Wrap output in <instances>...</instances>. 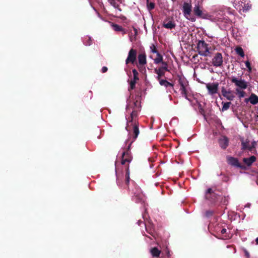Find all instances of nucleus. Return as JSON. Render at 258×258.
Here are the masks:
<instances>
[{
	"label": "nucleus",
	"instance_id": "1",
	"mask_svg": "<svg viewBox=\"0 0 258 258\" xmlns=\"http://www.w3.org/2000/svg\"><path fill=\"white\" fill-rule=\"evenodd\" d=\"M130 130L127 131L130 138H132V141L130 143L132 144L138 138L140 133L139 123V122H134V123H130Z\"/></svg>",
	"mask_w": 258,
	"mask_h": 258
},
{
	"label": "nucleus",
	"instance_id": "2",
	"mask_svg": "<svg viewBox=\"0 0 258 258\" xmlns=\"http://www.w3.org/2000/svg\"><path fill=\"white\" fill-rule=\"evenodd\" d=\"M197 49L198 53L202 56H207L210 53L208 44L204 40H199Z\"/></svg>",
	"mask_w": 258,
	"mask_h": 258
},
{
	"label": "nucleus",
	"instance_id": "3",
	"mask_svg": "<svg viewBox=\"0 0 258 258\" xmlns=\"http://www.w3.org/2000/svg\"><path fill=\"white\" fill-rule=\"evenodd\" d=\"M131 145V143H130L126 150L124 151L122 154L121 161V164L122 165H124L126 162L129 163L132 160L133 157L132 156L131 152L130 151Z\"/></svg>",
	"mask_w": 258,
	"mask_h": 258
},
{
	"label": "nucleus",
	"instance_id": "4",
	"mask_svg": "<svg viewBox=\"0 0 258 258\" xmlns=\"http://www.w3.org/2000/svg\"><path fill=\"white\" fill-rule=\"evenodd\" d=\"M178 83L180 86V91H181V95L186 99L188 100L187 97V91L186 89V86L188 85V82L184 78L179 77Z\"/></svg>",
	"mask_w": 258,
	"mask_h": 258
},
{
	"label": "nucleus",
	"instance_id": "5",
	"mask_svg": "<svg viewBox=\"0 0 258 258\" xmlns=\"http://www.w3.org/2000/svg\"><path fill=\"white\" fill-rule=\"evenodd\" d=\"M230 81L232 83L235 84V85L237 87L236 88H239V89H245L248 86V83L244 79H238L235 77H232L230 78Z\"/></svg>",
	"mask_w": 258,
	"mask_h": 258
},
{
	"label": "nucleus",
	"instance_id": "6",
	"mask_svg": "<svg viewBox=\"0 0 258 258\" xmlns=\"http://www.w3.org/2000/svg\"><path fill=\"white\" fill-rule=\"evenodd\" d=\"M192 6L191 3L184 2L182 7V12L184 16L188 20H191L192 22L195 21L196 19L194 18H189L191 13Z\"/></svg>",
	"mask_w": 258,
	"mask_h": 258
},
{
	"label": "nucleus",
	"instance_id": "7",
	"mask_svg": "<svg viewBox=\"0 0 258 258\" xmlns=\"http://www.w3.org/2000/svg\"><path fill=\"white\" fill-rule=\"evenodd\" d=\"M137 56V51L136 49L131 48L128 53L127 57L125 60V64H134L136 61Z\"/></svg>",
	"mask_w": 258,
	"mask_h": 258
},
{
	"label": "nucleus",
	"instance_id": "8",
	"mask_svg": "<svg viewBox=\"0 0 258 258\" xmlns=\"http://www.w3.org/2000/svg\"><path fill=\"white\" fill-rule=\"evenodd\" d=\"M141 102L138 100H130L127 103L126 106V110L127 112H130L133 110H140Z\"/></svg>",
	"mask_w": 258,
	"mask_h": 258
},
{
	"label": "nucleus",
	"instance_id": "9",
	"mask_svg": "<svg viewBox=\"0 0 258 258\" xmlns=\"http://www.w3.org/2000/svg\"><path fill=\"white\" fill-rule=\"evenodd\" d=\"M140 110H133L130 111L131 112L130 116L128 118V119L126 118V119L127 120V123H126V125L125 126V130L126 131L130 130V123H134V122H138L136 118L138 116V112Z\"/></svg>",
	"mask_w": 258,
	"mask_h": 258
},
{
	"label": "nucleus",
	"instance_id": "10",
	"mask_svg": "<svg viewBox=\"0 0 258 258\" xmlns=\"http://www.w3.org/2000/svg\"><path fill=\"white\" fill-rule=\"evenodd\" d=\"M223 56L221 53L217 52L215 53L212 59V63L215 67H221L223 64Z\"/></svg>",
	"mask_w": 258,
	"mask_h": 258
},
{
	"label": "nucleus",
	"instance_id": "11",
	"mask_svg": "<svg viewBox=\"0 0 258 258\" xmlns=\"http://www.w3.org/2000/svg\"><path fill=\"white\" fill-rule=\"evenodd\" d=\"M226 158L227 162L228 164L234 167H238L242 169H245V167L244 166L240 164L237 158L229 156H227Z\"/></svg>",
	"mask_w": 258,
	"mask_h": 258
},
{
	"label": "nucleus",
	"instance_id": "12",
	"mask_svg": "<svg viewBox=\"0 0 258 258\" xmlns=\"http://www.w3.org/2000/svg\"><path fill=\"white\" fill-rule=\"evenodd\" d=\"M205 198L207 200L210 201L211 202H215L218 199L217 195L213 191L212 188H209L207 189Z\"/></svg>",
	"mask_w": 258,
	"mask_h": 258
},
{
	"label": "nucleus",
	"instance_id": "13",
	"mask_svg": "<svg viewBox=\"0 0 258 258\" xmlns=\"http://www.w3.org/2000/svg\"><path fill=\"white\" fill-rule=\"evenodd\" d=\"M219 84L218 83H208L206 84V88L209 93L211 95L216 94L218 90Z\"/></svg>",
	"mask_w": 258,
	"mask_h": 258
},
{
	"label": "nucleus",
	"instance_id": "14",
	"mask_svg": "<svg viewBox=\"0 0 258 258\" xmlns=\"http://www.w3.org/2000/svg\"><path fill=\"white\" fill-rule=\"evenodd\" d=\"M139 61L138 68L140 69L141 66H144L147 63L146 54L145 52L140 53L138 56Z\"/></svg>",
	"mask_w": 258,
	"mask_h": 258
},
{
	"label": "nucleus",
	"instance_id": "15",
	"mask_svg": "<svg viewBox=\"0 0 258 258\" xmlns=\"http://www.w3.org/2000/svg\"><path fill=\"white\" fill-rule=\"evenodd\" d=\"M221 93L222 95L228 100H233L235 96L231 93V91H227L224 87L222 88Z\"/></svg>",
	"mask_w": 258,
	"mask_h": 258
},
{
	"label": "nucleus",
	"instance_id": "16",
	"mask_svg": "<svg viewBox=\"0 0 258 258\" xmlns=\"http://www.w3.org/2000/svg\"><path fill=\"white\" fill-rule=\"evenodd\" d=\"M219 144L222 149H225L229 145L228 138L226 136H223L219 139Z\"/></svg>",
	"mask_w": 258,
	"mask_h": 258
},
{
	"label": "nucleus",
	"instance_id": "17",
	"mask_svg": "<svg viewBox=\"0 0 258 258\" xmlns=\"http://www.w3.org/2000/svg\"><path fill=\"white\" fill-rule=\"evenodd\" d=\"M256 160V158L254 156H251L249 158H243V162L247 166L250 167L254 162H255Z\"/></svg>",
	"mask_w": 258,
	"mask_h": 258
},
{
	"label": "nucleus",
	"instance_id": "18",
	"mask_svg": "<svg viewBox=\"0 0 258 258\" xmlns=\"http://www.w3.org/2000/svg\"><path fill=\"white\" fill-rule=\"evenodd\" d=\"M194 14L199 18H204L205 17L203 16V11L200 9V6L198 4L195 5L194 10H193Z\"/></svg>",
	"mask_w": 258,
	"mask_h": 258
},
{
	"label": "nucleus",
	"instance_id": "19",
	"mask_svg": "<svg viewBox=\"0 0 258 258\" xmlns=\"http://www.w3.org/2000/svg\"><path fill=\"white\" fill-rule=\"evenodd\" d=\"M109 4L114 8L117 9L119 11H121L120 8L119 4L122 3V0H108Z\"/></svg>",
	"mask_w": 258,
	"mask_h": 258
},
{
	"label": "nucleus",
	"instance_id": "20",
	"mask_svg": "<svg viewBox=\"0 0 258 258\" xmlns=\"http://www.w3.org/2000/svg\"><path fill=\"white\" fill-rule=\"evenodd\" d=\"M247 100H249L251 104L253 105H255L258 103V96H257L255 94L252 93L248 99H245V101L247 102Z\"/></svg>",
	"mask_w": 258,
	"mask_h": 258
},
{
	"label": "nucleus",
	"instance_id": "21",
	"mask_svg": "<svg viewBox=\"0 0 258 258\" xmlns=\"http://www.w3.org/2000/svg\"><path fill=\"white\" fill-rule=\"evenodd\" d=\"M125 184L126 185V187L129 189L128 185L130 180V169H129V164H128L126 166L125 169Z\"/></svg>",
	"mask_w": 258,
	"mask_h": 258
},
{
	"label": "nucleus",
	"instance_id": "22",
	"mask_svg": "<svg viewBox=\"0 0 258 258\" xmlns=\"http://www.w3.org/2000/svg\"><path fill=\"white\" fill-rule=\"evenodd\" d=\"M150 252L153 257H158L161 253V251L157 247H154L150 249Z\"/></svg>",
	"mask_w": 258,
	"mask_h": 258
},
{
	"label": "nucleus",
	"instance_id": "23",
	"mask_svg": "<svg viewBox=\"0 0 258 258\" xmlns=\"http://www.w3.org/2000/svg\"><path fill=\"white\" fill-rule=\"evenodd\" d=\"M116 174L117 184L119 186H121L122 184V179L123 177V174L122 172H121L120 173H117L116 172Z\"/></svg>",
	"mask_w": 258,
	"mask_h": 258
},
{
	"label": "nucleus",
	"instance_id": "24",
	"mask_svg": "<svg viewBox=\"0 0 258 258\" xmlns=\"http://www.w3.org/2000/svg\"><path fill=\"white\" fill-rule=\"evenodd\" d=\"M165 71L160 68H158V69H156L155 70V73L158 75L157 79L158 81L161 80V78L165 75Z\"/></svg>",
	"mask_w": 258,
	"mask_h": 258
},
{
	"label": "nucleus",
	"instance_id": "25",
	"mask_svg": "<svg viewBox=\"0 0 258 258\" xmlns=\"http://www.w3.org/2000/svg\"><path fill=\"white\" fill-rule=\"evenodd\" d=\"M175 24L172 21H169L167 23L164 22L163 26L167 29H172L175 27Z\"/></svg>",
	"mask_w": 258,
	"mask_h": 258
},
{
	"label": "nucleus",
	"instance_id": "26",
	"mask_svg": "<svg viewBox=\"0 0 258 258\" xmlns=\"http://www.w3.org/2000/svg\"><path fill=\"white\" fill-rule=\"evenodd\" d=\"M159 82L160 85L164 86L166 87V88H167L168 87H171L173 88V86H174L173 84L168 82L167 81H166L165 80L161 79V80H159Z\"/></svg>",
	"mask_w": 258,
	"mask_h": 258
},
{
	"label": "nucleus",
	"instance_id": "27",
	"mask_svg": "<svg viewBox=\"0 0 258 258\" xmlns=\"http://www.w3.org/2000/svg\"><path fill=\"white\" fill-rule=\"evenodd\" d=\"M157 57L154 59V63L156 64H159L163 62L162 55L158 52L156 53Z\"/></svg>",
	"mask_w": 258,
	"mask_h": 258
},
{
	"label": "nucleus",
	"instance_id": "28",
	"mask_svg": "<svg viewBox=\"0 0 258 258\" xmlns=\"http://www.w3.org/2000/svg\"><path fill=\"white\" fill-rule=\"evenodd\" d=\"M242 89H239V88L235 89V93L239 98H243L245 95V92L241 90Z\"/></svg>",
	"mask_w": 258,
	"mask_h": 258
},
{
	"label": "nucleus",
	"instance_id": "29",
	"mask_svg": "<svg viewBox=\"0 0 258 258\" xmlns=\"http://www.w3.org/2000/svg\"><path fill=\"white\" fill-rule=\"evenodd\" d=\"M231 104V102H222V111H226L227 109H228Z\"/></svg>",
	"mask_w": 258,
	"mask_h": 258
},
{
	"label": "nucleus",
	"instance_id": "30",
	"mask_svg": "<svg viewBox=\"0 0 258 258\" xmlns=\"http://www.w3.org/2000/svg\"><path fill=\"white\" fill-rule=\"evenodd\" d=\"M236 53L241 57L244 56V53L243 49L241 47H237L235 49Z\"/></svg>",
	"mask_w": 258,
	"mask_h": 258
},
{
	"label": "nucleus",
	"instance_id": "31",
	"mask_svg": "<svg viewBox=\"0 0 258 258\" xmlns=\"http://www.w3.org/2000/svg\"><path fill=\"white\" fill-rule=\"evenodd\" d=\"M112 27L114 31H117V32L121 31L123 30V28L121 26H120L117 24H116L113 23L112 24Z\"/></svg>",
	"mask_w": 258,
	"mask_h": 258
},
{
	"label": "nucleus",
	"instance_id": "32",
	"mask_svg": "<svg viewBox=\"0 0 258 258\" xmlns=\"http://www.w3.org/2000/svg\"><path fill=\"white\" fill-rule=\"evenodd\" d=\"M92 43V39L90 37H88L85 38L84 41V44L86 46H90Z\"/></svg>",
	"mask_w": 258,
	"mask_h": 258
},
{
	"label": "nucleus",
	"instance_id": "33",
	"mask_svg": "<svg viewBox=\"0 0 258 258\" xmlns=\"http://www.w3.org/2000/svg\"><path fill=\"white\" fill-rule=\"evenodd\" d=\"M132 72H133V76H134L133 80H135L137 81H138L139 80V78L138 77L139 73H138V71L135 69H134L132 70Z\"/></svg>",
	"mask_w": 258,
	"mask_h": 258
},
{
	"label": "nucleus",
	"instance_id": "34",
	"mask_svg": "<svg viewBox=\"0 0 258 258\" xmlns=\"http://www.w3.org/2000/svg\"><path fill=\"white\" fill-rule=\"evenodd\" d=\"M137 83V81H135V80H131V82H130V88H128V90L130 91L131 90H133L136 87V84Z\"/></svg>",
	"mask_w": 258,
	"mask_h": 258
},
{
	"label": "nucleus",
	"instance_id": "35",
	"mask_svg": "<svg viewBox=\"0 0 258 258\" xmlns=\"http://www.w3.org/2000/svg\"><path fill=\"white\" fill-rule=\"evenodd\" d=\"M155 4L153 2L147 3V8L149 11H151L155 8Z\"/></svg>",
	"mask_w": 258,
	"mask_h": 258
},
{
	"label": "nucleus",
	"instance_id": "36",
	"mask_svg": "<svg viewBox=\"0 0 258 258\" xmlns=\"http://www.w3.org/2000/svg\"><path fill=\"white\" fill-rule=\"evenodd\" d=\"M163 66L161 67H160L161 69L163 70L164 71L169 72V70L168 69V64L166 62L163 61L162 62Z\"/></svg>",
	"mask_w": 258,
	"mask_h": 258
},
{
	"label": "nucleus",
	"instance_id": "37",
	"mask_svg": "<svg viewBox=\"0 0 258 258\" xmlns=\"http://www.w3.org/2000/svg\"><path fill=\"white\" fill-rule=\"evenodd\" d=\"M133 194H134V196L136 197L138 200L139 198L141 197V194L140 192L138 187L136 188V191H133Z\"/></svg>",
	"mask_w": 258,
	"mask_h": 258
},
{
	"label": "nucleus",
	"instance_id": "38",
	"mask_svg": "<svg viewBox=\"0 0 258 258\" xmlns=\"http://www.w3.org/2000/svg\"><path fill=\"white\" fill-rule=\"evenodd\" d=\"M220 203L223 205H226L228 203V197H223L221 198Z\"/></svg>",
	"mask_w": 258,
	"mask_h": 258
},
{
	"label": "nucleus",
	"instance_id": "39",
	"mask_svg": "<svg viewBox=\"0 0 258 258\" xmlns=\"http://www.w3.org/2000/svg\"><path fill=\"white\" fill-rule=\"evenodd\" d=\"M214 214V212L212 210H208V211H207L205 213V216L207 217V218H210L211 217H212L213 216Z\"/></svg>",
	"mask_w": 258,
	"mask_h": 258
},
{
	"label": "nucleus",
	"instance_id": "40",
	"mask_svg": "<svg viewBox=\"0 0 258 258\" xmlns=\"http://www.w3.org/2000/svg\"><path fill=\"white\" fill-rule=\"evenodd\" d=\"M150 49L151 52L153 53H157L158 52L156 46L153 44L150 46Z\"/></svg>",
	"mask_w": 258,
	"mask_h": 258
},
{
	"label": "nucleus",
	"instance_id": "41",
	"mask_svg": "<svg viewBox=\"0 0 258 258\" xmlns=\"http://www.w3.org/2000/svg\"><path fill=\"white\" fill-rule=\"evenodd\" d=\"M256 145V142L254 141L253 142L250 146L249 145L248 150L250 151H252L253 150L255 149Z\"/></svg>",
	"mask_w": 258,
	"mask_h": 258
},
{
	"label": "nucleus",
	"instance_id": "42",
	"mask_svg": "<svg viewBox=\"0 0 258 258\" xmlns=\"http://www.w3.org/2000/svg\"><path fill=\"white\" fill-rule=\"evenodd\" d=\"M241 145L242 150L248 149L249 145L248 142H242Z\"/></svg>",
	"mask_w": 258,
	"mask_h": 258
},
{
	"label": "nucleus",
	"instance_id": "43",
	"mask_svg": "<svg viewBox=\"0 0 258 258\" xmlns=\"http://www.w3.org/2000/svg\"><path fill=\"white\" fill-rule=\"evenodd\" d=\"M245 66L248 69V72H250L251 71V67L250 66V63L249 61H246L245 62Z\"/></svg>",
	"mask_w": 258,
	"mask_h": 258
},
{
	"label": "nucleus",
	"instance_id": "44",
	"mask_svg": "<svg viewBox=\"0 0 258 258\" xmlns=\"http://www.w3.org/2000/svg\"><path fill=\"white\" fill-rule=\"evenodd\" d=\"M243 252L244 253V255L246 258H249L250 257V254L248 251L245 248H243Z\"/></svg>",
	"mask_w": 258,
	"mask_h": 258
},
{
	"label": "nucleus",
	"instance_id": "45",
	"mask_svg": "<svg viewBox=\"0 0 258 258\" xmlns=\"http://www.w3.org/2000/svg\"><path fill=\"white\" fill-rule=\"evenodd\" d=\"M222 180L224 182H227L229 180V177L228 176L224 175L223 178L222 179Z\"/></svg>",
	"mask_w": 258,
	"mask_h": 258
},
{
	"label": "nucleus",
	"instance_id": "46",
	"mask_svg": "<svg viewBox=\"0 0 258 258\" xmlns=\"http://www.w3.org/2000/svg\"><path fill=\"white\" fill-rule=\"evenodd\" d=\"M108 70V68L106 67H103L101 69V72L102 73H104L106 72Z\"/></svg>",
	"mask_w": 258,
	"mask_h": 258
},
{
	"label": "nucleus",
	"instance_id": "47",
	"mask_svg": "<svg viewBox=\"0 0 258 258\" xmlns=\"http://www.w3.org/2000/svg\"><path fill=\"white\" fill-rule=\"evenodd\" d=\"M249 8H250V7L248 6V4H244V7H243V9L245 10H246V11L248 10Z\"/></svg>",
	"mask_w": 258,
	"mask_h": 258
},
{
	"label": "nucleus",
	"instance_id": "48",
	"mask_svg": "<svg viewBox=\"0 0 258 258\" xmlns=\"http://www.w3.org/2000/svg\"><path fill=\"white\" fill-rule=\"evenodd\" d=\"M227 232V230L225 228H222L221 230H220V233L222 234H224L226 233Z\"/></svg>",
	"mask_w": 258,
	"mask_h": 258
},
{
	"label": "nucleus",
	"instance_id": "49",
	"mask_svg": "<svg viewBox=\"0 0 258 258\" xmlns=\"http://www.w3.org/2000/svg\"><path fill=\"white\" fill-rule=\"evenodd\" d=\"M255 242L257 244H258V237L255 239Z\"/></svg>",
	"mask_w": 258,
	"mask_h": 258
},
{
	"label": "nucleus",
	"instance_id": "50",
	"mask_svg": "<svg viewBox=\"0 0 258 258\" xmlns=\"http://www.w3.org/2000/svg\"><path fill=\"white\" fill-rule=\"evenodd\" d=\"M227 236H226V235L224 236V237H222V239H227Z\"/></svg>",
	"mask_w": 258,
	"mask_h": 258
},
{
	"label": "nucleus",
	"instance_id": "51",
	"mask_svg": "<svg viewBox=\"0 0 258 258\" xmlns=\"http://www.w3.org/2000/svg\"><path fill=\"white\" fill-rule=\"evenodd\" d=\"M134 30L135 31V34H136L137 33V30L135 29Z\"/></svg>",
	"mask_w": 258,
	"mask_h": 258
},
{
	"label": "nucleus",
	"instance_id": "52",
	"mask_svg": "<svg viewBox=\"0 0 258 258\" xmlns=\"http://www.w3.org/2000/svg\"><path fill=\"white\" fill-rule=\"evenodd\" d=\"M254 152L253 153H255L256 152V150L254 149Z\"/></svg>",
	"mask_w": 258,
	"mask_h": 258
},
{
	"label": "nucleus",
	"instance_id": "53",
	"mask_svg": "<svg viewBox=\"0 0 258 258\" xmlns=\"http://www.w3.org/2000/svg\"><path fill=\"white\" fill-rule=\"evenodd\" d=\"M147 2L148 3L149 2V0H147Z\"/></svg>",
	"mask_w": 258,
	"mask_h": 258
},
{
	"label": "nucleus",
	"instance_id": "54",
	"mask_svg": "<svg viewBox=\"0 0 258 258\" xmlns=\"http://www.w3.org/2000/svg\"><path fill=\"white\" fill-rule=\"evenodd\" d=\"M257 117L258 118V115L257 116Z\"/></svg>",
	"mask_w": 258,
	"mask_h": 258
},
{
	"label": "nucleus",
	"instance_id": "55",
	"mask_svg": "<svg viewBox=\"0 0 258 258\" xmlns=\"http://www.w3.org/2000/svg\"><path fill=\"white\" fill-rule=\"evenodd\" d=\"M257 181H258V177H257Z\"/></svg>",
	"mask_w": 258,
	"mask_h": 258
}]
</instances>
